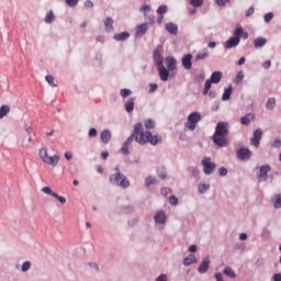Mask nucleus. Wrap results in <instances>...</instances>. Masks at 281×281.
<instances>
[{
  "label": "nucleus",
  "instance_id": "0eeeda50",
  "mask_svg": "<svg viewBox=\"0 0 281 281\" xmlns=\"http://www.w3.org/2000/svg\"><path fill=\"white\" fill-rule=\"evenodd\" d=\"M202 166L204 175H214V170H216V162H212V158L204 157L202 159Z\"/></svg>",
  "mask_w": 281,
  "mask_h": 281
},
{
  "label": "nucleus",
  "instance_id": "79ce46f5",
  "mask_svg": "<svg viewBox=\"0 0 281 281\" xmlns=\"http://www.w3.org/2000/svg\"><path fill=\"white\" fill-rule=\"evenodd\" d=\"M168 13V5L162 4L157 9V14L164 15Z\"/></svg>",
  "mask_w": 281,
  "mask_h": 281
},
{
  "label": "nucleus",
  "instance_id": "09e8293b",
  "mask_svg": "<svg viewBox=\"0 0 281 281\" xmlns=\"http://www.w3.org/2000/svg\"><path fill=\"white\" fill-rule=\"evenodd\" d=\"M194 80H196V82H203V80H205V72H200L195 75Z\"/></svg>",
  "mask_w": 281,
  "mask_h": 281
},
{
  "label": "nucleus",
  "instance_id": "ea45409f",
  "mask_svg": "<svg viewBox=\"0 0 281 281\" xmlns=\"http://www.w3.org/2000/svg\"><path fill=\"white\" fill-rule=\"evenodd\" d=\"M244 30H243V27H237L236 30H235V33H234V37L235 38H238V41L240 42V38H243V34H244Z\"/></svg>",
  "mask_w": 281,
  "mask_h": 281
},
{
  "label": "nucleus",
  "instance_id": "6ab92c4d",
  "mask_svg": "<svg viewBox=\"0 0 281 281\" xmlns=\"http://www.w3.org/2000/svg\"><path fill=\"white\" fill-rule=\"evenodd\" d=\"M254 120H256V115H254V113H247L245 116L240 117V124H243V126H249Z\"/></svg>",
  "mask_w": 281,
  "mask_h": 281
},
{
  "label": "nucleus",
  "instance_id": "412c9836",
  "mask_svg": "<svg viewBox=\"0 0 281 281\" xmlns=\"http://www.w3.org/2000/svg\"><path fill=\"white\" fill-rule=\"evenodd\" d=\"M113 23H114L113 18L111 16L105 18V20L103 21L105 32H109V33L115 32V29L113 27Z\"/></svg>",
  "mask_w": 281,
  "mask_h": 281
},
{
  "label": "nucleus",
  "instance_id": "20e7f679",
  "mask_svg": "<svg viewBox=\"0 0 281 281\" xmlns=\"http://www.w3.org/2000/svg\"><path fill=\"white\" fill-rule=\"evenodd\" d=\"M40 159H42V161H44V164L55 167V166H58V161H60V156H58V155L49 156L47 154V148L42 147L40 149Z\"/></svg>",
  "mask_w": 281,
  "mask_h": 281
},
{
  "label": "nucleus",
  "instance_id": "864d4df0",
  "mask_svg": "<svg viewBox=\"0 0 281 281\" xmlns=\"http://www.w3.org/2000/svg\"><path fill=\"white\" fill-rule=\"evenodd\" d=\"M272 148H281V138L280 137L274 138V140L272 143Z\"/></svg>",
  "mask_w": 281,
  "mask_h": 281
},
{
  "label": "nucleus",
  "instance_id": "f8f14e48",
  "mask_svg": "<svg viewBox=\"0 0 281 281\" xmlns=\"http://www.w3.org/2000/svg\"><path fill=\"white\" fill-rule=\"evenodd\" d=\"M236 155L237 159H240V161H249V159H251V150H249V148L240 147Z\"/></svg>",
  "mask_w": 281,
  "mask_h": 281
},
{
  "label": "nucleus",
  "instance_id": "58836bf2",
  "mask_svg": "<svg viewBox=\"0 0 281 281\" xmlns=\"http://www.w3.org/2000/svg\"><path fill=\"white\" fill-rule=\"evenodd\" d=\"M120 95L123 98H128L130 95H133V91L127 88H123L120 90Z\"/></svg>",
  "mask_w": 281,
  "mask_h": 281
},
{
  "label": "nucleus",
  "instance_id": "052dcab7",
  "mask_svg": "<svg viewBox=\"0 0 281 281\" xmlns=\"http://www.w3.org/2000/svg\"><path fill=\"white\" fill-rule=\"evenodd\" d=\"M140 11L144 12V15L148 14V12L150 11V5H148V4L142 5Z\"/></svg>",
  "mask_w": 281,
  "mask_h": 281
},
{
  "label": "nucleus",
  "instance_id": "cd10ccee",
  "mask_svg": "<svg viewBox=\"0 0 281 281\" xmlns=\"http://www.w3.org/2000/svg\"><path fill=\"white\" fill-rule=\"evenodd\" d=\"M210 57V52L207 50V48H203L202 50H200L196 56H195V61L199 60H205Z\"/></svg>",
  "mask_w": 281,
  "mask_h": 281
},
{
  "label": "nucleus",
  "instance_id": "c9c22d12",
  "mask_svg": "<svg viewBox=\"0 0 281 281\" xmlns=\"http://www.w3.org/2000/svg\"><path fill=\"white\" fill-rule=\"evenodd\" d=\"M224 276H227V278H236V272H234V269H232V267H226L224 269Z\"/></svg>",
  "mask_w": 281,
  "mask_h": 281
},
{
  "label": "nucleus",
  "instance_id": "680f3d73",
  "mask_svg": "<svg viewBox=\"0 0 281 281\" xmlns=\"http://www.w3.org/2000/svg\"><path fill=\"white\" fill-rule=\"evenodd\" d=\"M189 171L191 172V175L193 177H199V168L192 167V168L189 169Z\"/></svg>",
  "mask_w": 281,
  "mask_h": 281
},
{
  "label": "nucleus",
  "instance_id": "a19ab883",
  "mask_svg": "<svg viewBox=\"0 0 281 281\" xmlns=\"http://www.w3.org/2000/svg\"><path fill=\"white\" fill-rule=\"evenodd\" d=\"M244 78H245V74L243 72V70L238 71L234 79L235 85H238V82L243 81Z\"/></svg>",
  "mask_w": 281,
  "mask_h": 281
},
{
  "label": "nucleus",
  "instance_id": "473e14b6",
  "mask_svg": "<svg viewBox=\"0 0 281 281\" xmlns=\"http://www.w3.org/2000/svg\"><path fill=\"white\" fill-rule=\"evenodd\" d=\"M212 85H214L210 79H207L204 83V89L202 91L203 95H207L210 93V90L212 89Z\"/></svg>",
  "mask_w": 281,
  "mask_h": 281
},
{
  "label": "nucleus",
  "instance_id": "2eb2a0df",
  "mask_svg": "<svg viewBox=\"0 0 281 281\" xmlns=\"http://www.w3.org/2000/svg\"><path fill=\"white\" fill-rule=\"evenodd\" d=\"M157 70L160 80H162V82H168V78H170V70H168L166 66H158Z\"/></svg>",
  "mask_w": 281,
  "mask_h": 281
},
{
  "label": "nucleus",
  "instance_id": "bf43d9fd",
  "mask_svg": "<svg viewBox=\"0 0 281 281\" xmlns=\"http://www.w3.org/2000/svg\"><path fill=\"white\" fill-rule=\"evenodd\" d=\"M133 139H135V134H132V135L123 143V146H128L130 144H133Z\"/></svg>",
  "mask_w": 281,
  "mask_h": 281
},
{
  "label": "nucleus",
  "instance_id": "6e6552de",
  "mask_svg": "<svg viewBox=\"0 0 281 281\" xmlns=\"http://www.w3.org/2000/svg\"><path fill=\"white\" fill-rule=\"evenodd\" d=\"M271 171V165H263L259 168V172L257 173V179L259 183L269 180V172Z\"/></svg>",
  "mask_w": 281,
  "mask_h": 281
},
{
  "label": "nucleus",
  "instance_id": "c03bdc74",
  "mask_svg": "<svg viewBox=\"0 0 281 281\" xmlns=\"http://www.w3.org/2000/svg\"><path fill=\"white\" fill-rule=\"evenodd\" d=\"M31 267H32V262H30V261L23 262V265H22L23 273H27V271H30Z\"/></svg>",
  "mask_w": 281,
  "mask_h": 281
},
{
  "label": "nucleus",
  "instance_id": "72a5a7b5",
  "mask_svg": "<svg viewBox=\"0 0 281 281\" xmlns=\"http://www.w3.org/2000/svg\"><path fill=\"white\" fill-rule=\"evenodd\" d=\"M10 113V106L9 105H2L0 108V120H3V117H5V115H8Z\"/></svg>",
  "mask_w": 281,
  "mask_h": 281
},
{
  "label": "nucleus",
  "instance_id": "5fc2aeb1",
  "mask_svg": "<svg viewBox=\"0 0 281 281\" xmlns=\"http://www.w3.org/2000/svg\"><path fill=\"white\" fill-rule=\"evenodd\" d=\"M169 203H170V205H178L179 199L175 195H171V196H169Z\"/></svg>",
  "mask_w": 281,
  "mask_h": 281
},
{
  "label": "nucleus",
  "instance_id": "13d9d810",
  "mask_svg": "<svg viewBox=\"0 0 281 281\" xmlns=\"http://www.w3.org/2000/svg\"><path fill=\"white\" fill-rule=\"evenodd\" d=\"M89 137H98V130L95 127H91L88 133Z\"/></svg>",
  "mask_w": 281,
  "mask_h": 281
},
{
  "label": "nucleus",
  "instance_id": "f257e3e1",
  "mask_svg": "<svg viewBox=\"0 0 281 281\" xmlns=\"http://www.w3.org/2000/svg\"><path fill=\"white\" fill-rule=\"evenodd\" d=\"M134 139L139 144L140 146H144L145 144H150L151 146H157V144H161L164 142V138L159 135H154L150 131L144 132V124L136 123L134 125Z\"/></svg>",
  "mask_w": 281,
  "mask_h": 281
},
{
  "label": "nucleus",
  "instance_id": "603ef678",
  "mask_svg": "<svg viewBox=\"0 0 281 281\" xmlns=\"http://www.w3.org/2000/svg\"><path fill=\"white\" fill-rule=\"evenodd\" d=\"M272 19H273V12L266 13L263 16L265 23H270Z\"/></svg>",
  "mask_w": 281,
  "mask_h": 281
},
{
  "label": "nucleus",
  "instance_id": "c85d7f7f",
  "mask_svg": "<svg viewBox=\"0 0 281 281\" xmlns=\"http://www.w3.org/2000/svg\"><path fill=\"white\" fill-rule=\"evenodd\" d=\"M267 45V38L257 37L255 38V48L260 49V47H265Z\"/></svg>",
  "mask_w": 281,
  "mask_h": 281
},
{
  "label": "nucleus",
  "instance_id": "dca6fc26",
  "mask_svg": "<svg viewBox=\"0 0 281 281\" xmlns=\"http://www.w3.org/2000/svg\"><path fill=\"white\" fill-rule=\"evenodd\" d=\"M154 221L156 225H164L166 223V211H158L154 215Z\"/></svg>",
  "mask_w": 281,
  "mask_h": 281
},
{
  "label": "nucleus",
  "instance_id": "338daca9",
  "mask_svg": "<svg viewBox=\"0 0 281 281\" xmlns=\"http://www.w3.org/2000/svg\"><path fill=\"white\" fill-rule=\"evenodd\" d=\"M156 281H168V276H166V274H160V276L156 279Z\"/></svg>",
  "mask_w": 281,
  "mask_h": 281
},
{
  "label": "nucleus",
  "instance_id": "b1692460",
  "mask_svg": "<svg viewBox=\"0 0 281 281\" xmlns=\"http://www.w3.org/2000/svg\"><path fill=\"white\" fill-rule=\"evenodd\" d=\"M213 85H218L223 80V74L221 71H214L209 79Z\"/></svg>",
  "mask_w": 281,
  "mask_h": 281
},
{
  "label": "nucleus",
  "instance_id": "1a4fd4ad",
  "mask_svg": "<svg viewBox=\"0 0 281 281\" xmlns=\"http://www.w3.org/2000/svg\"><path fill=\"white\" fill-rule=\"evenodd\" d=\"M164 53V46L159 45L156 47L153 54L154 58V65L156 67H162L164 66V56L161 54Z\"/></svg>",
  "mask_w": 281,
  "mask_h": 281
},
{
  "label": "nucleus",
  "instance_id": "bb28decb",
  "mask_svg": "<svg viewBox=\"0 0 281 281\" xmlns=\"http://www.w3.org/2000/svg\"><path fill=\"white\" fill-rule=\"evenodd\" d=\"M182 265L184 267H190V265H196V257L192 254L188 255L183 261H182Z\"/></svg>",
  "mask_w": 281,
  "mask_h": 281
},
{
  "label": "nucleus",
  "instance_id": "f704fd0d",
  "mask_svg": "<svg viewBox=\"0 0 281 281\" xmlns=\"http://www.w3.org/2000/svg\"><path fill=\"white\" fill-rule=\"evenodd\" d=\"M155 183H157V179L153 176H149L145 179L146 188H150L151 186H155Z\"/></svg>",
  "mask_w": 281,
  "mask_h": 281
},
{
  "label": "nucleus",
  "instance_id": "4d7b16f0",
  "mask_svg": "<svg viewBox=\"0 0 281 281\" xmlns=\"http://www.w3.org/2000/svg\"><path fill=\"white\" fill-rule=\"evenodd\" d=\"M227 168L225 167H220L218 168V173H220V177H227Z\"/></svg>",
  "mask_w": 281,
  "mask_h": 281
},
{
  "label": "nucleus",
  "instance_id": "a18cd8bd",
  "mask_svg": "<svg viewBox=\"0 0 281 281\" xmlns=\"http://www.w3.org/2000/svg\"><path fill=\"white\" fill-rule=\"evenodd\" d=\"M190 5L193 8H201V5H203V0H190Z\"/></svg>",
  "mask_w": 281,
  "mask_h": 281
},
{
  "label": "nucleus",
  "instance_id": "4468645a",
  "mask_svg": "<svg viewBox=\"0 0 281 281\" xmlns=\"http://www.w3.org/2000/svg\"><path fill=\"white\" fill-rule=\"evenodd\" d=\"M210 257H205L202 259V262L198 267V272L201 273V276L207 273V271L210 270Z\"/></svg>",
  "mask_w": 281,
  "mask_h": 281
},
{
  "label": "nucleus",
  "instance_id": "e2e57ef3",
  "mask_svg": "<svg viewBox=\"0 0 281 281\" xmlns=\"http://www.w3.org/2000/svg\"><path fill=\"white\" fill-rule=\"evenodd\" d=\"M231 0H215V3L220 7L225 5L226 3H229Z\"/></svg>",
  "mask_w": 281,
  "mask_h": 281
},
{
  "label": "nucleus",
  "instance_id": "e433bc0d",
  "mask_svg": "<svg viewBox=\"0 0 281 281\" xmlns=\"http://www.w3.org/2000/svg\"><path fill=\"white\" fill-rule=\"evenodd\" d=\"M54 11H49L46 13V16H45V23H47L48 25L54 23Z\"/></svg>",
  "mask_w": 281,
  "mask_h": 281
},
{
  "label": "nucleus",
  "instance_id": "2f4dec72",
  "mask_svg": "<svg viewBox=\"0 0 281 281\" xmlns=\"http://www.w3.org/2000/svg\"><path fill=\"white\" fill-rule=\"evenodd\" d=\"M267 111H273L276 109V98H269L266 103Z\"/></svg>",
  "mask_w": 281,
  "mask_h": 281
},
{
  "label": "nucleus",
  "instance_id": "49530a36",
  "mask_svg": "<svg viewBox=\"0 0 281 281\" xmlns=\"http://www.w3.org/2000/svg\"><path fill=\"white\" fill-rule=\"evenodd\" d=\"M145 128H155V121L153 119H148L147 121H145Z\"/></svg>",
  "mask_w": 281,
  "mask_h": 281
},
{
  "label": "nucleus",
  "instance_id": "aec40b11",
  "mask_svg": "<svg viewBox=\"0 0 281 281\" xmlns=\"http://www.w3.org/2000/svg\"><path fill=\"white\" fill-rule=\"evenodd\" d=\"M165 30H167L169 34H172L173 36H177L179 34V26L172 22L167 23L165 25Z\"/></svg>",
  "mask_w": 281,
  "mask_h": 281
},
{
  "label": "nucleus",
  "instance_id": "69168bd1",
  "mask_svg": "<svg viewBox=\"0 0 281 281\" xmlns=\"http://www.w3.org/2000/svg\"><path fill=\"white\" fill-rule=\"evenodd\" d=\"M83 5H85V8H93V1H91V0H86V1L83 2Z\"/></svg>",
  "mask_w": 281,
  "mask_h": 281
},
{
  "label": "nucleus",
  "instance_id": "a878e982",
  "mask_svg": "<svg viewBox=\"0 0 281 281\" xmlns=\"http://www.w3.org/2000/svg\"><path fill=\"white\" fill-rule=\"evenodd\" d=\"M114 41L122 42V41H128L131 38V33L128 32H122V33H116L113 36Z\"/></svg>",
  "mask_w": 281,
  "mask_h": 281
},
{
  "label": "nucleus",
  "instance_id": "ddd939ff",
  "mask_svg": "<svg viewBox=\"0 0 281 281\" xmlns=\"http://www.w3.org/2000/svg\"><path fill=\"white\" fill-rule=\"evenodd\" d=\"M261 139H262V130L261 128H257L254 132V137L250 138L251 146H255V148H259Z\"/></svg>",
  "mask_w": 281,
  "mask_h": 281
},
{
  "label": "nucleus",
  "instance_id": "0e129e2a",
  "mask_svg": "<svg viewBox=\"0 0 281 281\" xmlns=\"http://www.w3.org/2000/svg\"><path fill=\"white\" fill-rule=\"evenodd\" d=\"M254 12H255L254 7H250V8L246 11V16H254Z\"/></svg>",
  "mask_w": 281,
  "mask_h": 281
},
{
  "label": "nucleus",
  "instance_id": "774afa93",
  "mask_svg": "<svg viewBox=\"0 0 281 281\" xmlns=\"http://www.w3.org/2000/svg\"><path fill=\"white\" fill-rule=\"evenodd\" d=\"M273 280H274V281H281V273H276V274L273 276Z\"/></svg>",
  "mask_w": 281,
  "mask_h": 281
},
{
  "label": "nucleus",
  "instance_id": "c756f323",
  "mask_svg": "<svg viewBox=\"0 0 281 281\" xmlns=\"http://www.w3.org/2000/svg\"><path fill=\"white\" fill-rule=\"evenodd\" d=\"M272 203H273V206L276 207V210H280L281 209V193L276 194L272 198Z\"/></svg>",
  "mask_w": 281,
  "mask_h": 281
},
{
  "label": "nucleus",
  "instance_id": "de8ad7c7",
  "mask_svg": "<svg viewBox=\"0 0 281 281\" xmlns=\"http://www.w3.org/2000/svg\"><path fill=\"white\" fill-rule=\"evenodd\" d=\"M80 0H65L66 5H68V8H76V5H78Z\"/></svg>",
  "mask_w": 281,
  "mask_h": 281
},
{
  "label": "nucleus",
  "instance_id": "3c124183",
  "mask_svg": "<svg viewBox=\"0 0 281 281\" xmlns=\"http://www.w3.org/2000/svg\"><path fill=\"white\" fill-rule=\"evenodd\" d=\"M45 80H46V82H48V85H49L50 87H56V83H54V76L47 75V76L45 77Z\"/></svg>",
  "mask_w": 281,
  "mask_h": 281
},
{
  "label": "nucleus",
  "instance_id": "f03ea898",
  "mask_svg": "<svg viewBox=\"0 0 281 281\" xmlns=\"http://www.w3.org/2000/svg\"><path fill=\"white\" fill-rule=\"evenodd\" d=\"M227 126L228 124L225 122H218L216 124L212 139L215 146H218V148H225L229 146V140L227 139V136L229 135V128Z\"/></svg>",
  "mask_w": 281,
  "mask_h": 281
},
{
  "label": "nucleus",
  "instance_id": "393cba45",
  "mask_svg": "<svg viewBox=\"0 0 281 281\" xmlns=\"http://www.w3.org/2000/svg\"><path fill=\"white\" fill-rule=\"evenodd\" d=\"M100 139L102 144H109L111 142V131L103 130L100 134Z\"/></svg>",
  "mask_w": 281,
  "mask_h": 281
},
{
  "label": "nucleus",
  "instance_id": "9d476101",
  "mask_svg": "<svg viewBox=\"0 0 281 281\" xmlns=\"http://www.w3.org/2000/svg\"><path fill=\"white\" fill-rule=\"evenodd\" d=\"M42 192H44V194H48V196H53L54 199L59 201V203H61L63 205H65V203H67V199L65 196L58 195V193L54 192L52 190V188H49V187H44L42 189Z\"/></svg>",
  "mask_w": 281,
  "mask_h": 281
},
{
  "label": "nucleus",
  "instance_id": "6e6d98bb",
  "mask_svg": "<svg viewBox=\"0 0 281 281\" xmlns=\"http://www.w3.org/2000/svg\"><path fill=\"white\" fill-rule=\"evenodd\" d=\"M144 16H145V20H146L148 23H150V24L155 23V15L147 13V14H145Z\"/></svg>",
  "mask_w": 281,
  "mask_h": 281
},
{
  "label": "nucleus",
  "instance_id": "7c9ffc66",
  "mask_svg": "<svg viewBox=\"0 0 281 281\" xmlns=\"http://www.w3.org/2000/svg\"><path fill=\"white\" fill-rule=\"evenodd\" d=\"M229 98H232V86H229L228 88L224 89V93L222 95V100H223V102H227V100H229Z\"/></svg>",
  "mask_w": 281,
  "mask_h": 281
},
{
  "label": "nucleus",
  "instance_id": "a211bd4d",
  "mask_svg": "<svg viewBox=\"0 0 281 281\" xmlns=\"http://www.w3.org/2000/svg\"><path fill=\"white\" fill-rule=\"evenodd\" d=\"M146 32H148V24H146V23L137 25L135 27V36L138 38L144 36V34H146Z\"/></svg>",
  "mask_w": 281,
  "mask_h": 281
},
{
  "label": "nucleus",
  "instance_id": "7ed1b4c3",
  "mask_svg": "<svg viewBox=\"0 0 281 281\" xmlns=\"http://www.w3.org/2000/svg\"><path fill=\"white\" fill-rule=\"evenodd\" d=\"M114 173L110 175L109 182L111 186H116L117 188H122V190H126V188L131 187V181L126 179V176L122 173L120 170V166L114 168Z\"/></svg>",
  "mask_w": 281,
  "mask_h": 281
},
{
  "label": "nucleus",
  "instance_id": "37998d69",
  "mask_svg": "<svg viewBox=\"0 0 281 281\" xmlns=\"http://www.w3.org/2000/svg\"><path fill=\"white\" fill-rule=\"evenodd\" d=\"M157 175L160 179H166V177H168V172H166L165 168H160L157 170Z\"/></svg>",
  "mask_w": 281,
  "mask_h": 281
},
{
  "label": "nucleus",
  "instance_id": "f3484780",
  "mask_svg": "<svg viewBox=\"0 0 281 281\" xmlns=\"http://www.w3.org/2000/svg\"><path fill=\"white\" fill-rule=\"evenodd\" d=\"M238 45H240V42H239L238 37H235V36L228 38L224 43L225 49H232L233 47H238Z\"/></svg>",
  "mask_w": 281,
  "mask_h": 281
},
{
  "label": "nucleus",
  "instance_id": "8fccbe9b",
  "mask_svg": "<svg viewBox=\"0 0 281 281\" xmlns=\"http://www.w3.org/2000/svg\"><path fill=\"white\" fill-rule=\"evenodd\" d=\"M121 155H124L125 157H127V155H131V151L128 150V146L127 145H123L122 148L120 149Z\"/></svg>",
  "mask_w": 281,
  "mask_h": 281
},
{
  "label": "nucleus",
  "instance_id": "423d86ee",
  "mask_svg": "<svg viewBox=\"0 0 281 281\" xmlns=\"http://www.w3.org/2000/svg\"><path fill=\"white\" fill-rule=\"evenodd\" d=\"M201 122V113L199 112H192L188 116V122L184 123V128H188L189 131H195L196 124Z\"/></svg>",
  "mask_w": 281,
  "mask_h": 281
},
{
  "label": "nucleus",
  "instance_id": "39448f33",
  "mask_svg": "<svg viewBox=\"0 0 281 281\" xmlns=\"http://www.w3.org/2000/svg\"><path fill=\"white\" fill-rule=\"evenodd\" d=\"M40 159H42V161H44V164L55 167V166H58V161H60V156H58V155L49 156L47 154V148L42 147L40 149Z\"/></svg>",
  "mask_w": 281,
  "mask_h": 281
},
{
  "label": "nucleus",
  "instance_id": "4be33fe9",
  "mask_svg": "<svg viewBox=\"0 0 281 281\" xmlns=\"http://www.w3.org/2000/svg\"><path fill=\"white\" fill-rule=\"evenodd\" d=\"M124 109L126 113L135 111V97H131L128 100L125 101Z\"/></svg>",
  "mask_w": 281,
  "mask_h": 281
},
{
  "label": "nucleus",
  "instance_id": "9b49d317",
  "mask_svg": "<svg viewBox=\"0 0 281 281\" xmlns=\"http://www.w3.org/2000/svg\"><path fill=\"white\" fill-rule=\"evenodd\" d=\"M166 65L171 78L177 76V59L175 57H166Z\"/></svg>",
  "mask_w": 281,
  "mask_h": 281
},
{
  "label": "nucleus",
  "instance_id": "4c0bfd02",
  "mask_svg": "<svg viewBox=\"0 0 281 281\" xmlns=\"http://www.w3.org/2000/svg\"><path fill=\"white\" fill-rule=\"evenodd\" d=\"M207 190H210V184L200 183L198 186V191L200 192V194H205V192H207Z\"/></svg>",
  "mask_w": 281,
  "mask_h": 281
},
{
  "label": "nucleus",
  "instance_id": "5701e85b",
  "mask_svg": "<svg viewBox=\"0 0 281 281\" xmlns=\"http://www.w3.org/2000/svg\"><path fill=\"white\" fill-rule=\"evenodd\" d=\"M182 67L184 69H192V54H187L182 57Z\"/></svg>",
  "mask_w": 281,
  "mask_h": 281
}]
</instances>
